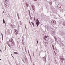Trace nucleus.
Masks as SVG:
<instances>
[{"mask_svg": "<svg viewBox=\"0 0 65 65\" xmlns=\"http://www.w3.org/2000/svg\"><path fill=\"white\" fill-rule=\"evenodd\" d=\"M33 56H34V54H33Z\"/></svg>", "mask_w": 65, "mask_h": 65, "instance_id": "72a5a7b5", "label": "nucleus"}, {"mask_svg": "<svg viewBox=\"0 0 65 65\" xmlns=\"http://www.w3.org/2000/svg\"><path fill=\"white\" fill-rule=\"evenodd\" d=\"M61 60H62V61H63V58H61Z\"/></svg>", "mask_w": 65, "mask_h": 65, "instance_id": "f3484780", "label": "nucleus"}, {"mask_svg": "<svg viewBox=\"0 0 65 65\" xmlns=\"http://www.w3.org/2000/svg\"><path fill=\"white\" fill-rule=\"evenodd\" d=\"M3 22L4 24L5 23V21H4V20L3 19Z\"/></svg>", "mask_w": 65, "mask_h": 65, "instance_id": "9d476101", "label": "nucleus"}, {"mask_svg": "<svg viewBox=\"0 0 65 65\" xmlns=\"http://www.w3.org/2000/svg\"><path fill=\"white\" fill-rule=\"evenodd\" d=\"M25 28L26 29H27V27H26V26H25Z\"/></svg>", "mask_w": 65, "mask_h": 65, "instance_id": "412c9836", "label": "nucleus"}, {"mask_svg": "<svg viewBox=\"0 0 65 65\" xmlns=\"http://www.w3.org/2000/svg\"><path fill=\"white\" fill-rule=\"evenodd\" d=\"M54 52H55V51H54Z\"/></svg>", "mask_w": 65, "mask_h": 65, "instance_id": "473e14b6", "label": "nucleus"}, {"mask_svg": "<svg viewBox=\"0 0 65 65\" xmlns=\"http://www.w3.org/2000/svg\"><path fill=\"white\" fill-rule=\"evenodd\" d=\"M50 5H52V2H50Z\"/></svg>", "mask_w": 65, "mask_h": 65, "instance_id": "4468645a", "label": "nucleus"}, {"mask_svg": "<svg viewBox=\"0 0 65 65\" xmlns=\"http://www.w3.org/2000/svg\"><path fill=\"white\" fill-rule=\"evenodd\" d=\"M47 37L46 36H45V37L46 38H47Z\"/></svg>", "mask_w": 65, "mask_h": 65, "instance_id": "ddd939ff", "label": "nucleus"}, {"mask_svg": "<svg viewBox=\"0 0 65 65\" xmlns=\"http://www.w3.org/2000/svg\"><path fill=\"white\" fill-rule=\"evenodd\" d=\"M0 51H1V52H2V51L1 50H0Z\"/></svg>", "mask_w": 65, "mask_h": 65, "instance_id": "5701e85b", "label": "nucleus"}, {"mask_svg": "<svg viewBox=\"0 0 65 65\" xmlns=\"http://www.w3.org/2000/svg\"><path fill=\"white\" fill-rule=\"evenodd\" d=\"M34 0V1H37V0Z\"/></svg>", "mask_w": 65, "mask_h": 65, "instance_id": "4be33fe9", "label": "nucleus"}, {"mask_svg": "<svg viewBox=\"0 0 65 65\" xmlns=\"http://www.w3.org/2000/svg\"><path fill=\"white\" fill-rule=\"evenodd\" d=\"M31 24H32L33 27H34V26H35V24H34V23L33 22H31Z\"/></svg>", "mask_w": 65, "mask_h": 65, "instance_id": "423d86ee", "label": "nucleus"}, {"mask_svg": "<svg viewBox=\"0 0 65 65\" xmlns=\"http://www.w3.org/2000/svg\"><path fill=\"white\" fill-rule=\"evenodd\" d=\"M0 60H1V59H0Z\"/></svg>", "mask_w": 65, "mask_h": 65, "instance_id": "7c9ffc66", "label": "nucleus"}, {"mask_svg": "<svg viewBox=\"0 0 65 65\" xmlns=\"http://www.w3.org/2000/svg\"><path fill=\"white\" fill-rule=\"evenodd\" d=\"M37 42L38 44V41L37 40Z\"/></svg>", "mask_w": 65, "mask_h": 65, "instance_id": "aec40b11", "label": "nucleus"}, {"mask_svg": "<svg viewBox=\"0 0 65 65\" xmlns=\"http://www.w3.org/2000/svg\"><path fill=\"white\" fill-rule=\"evenodd\" d=\"M13 58V56H12Z\"/></svg>", "mask_w": 65, "mask_h": 65, "instance_id": "2f4dec72", "label": "nucleus"}, {"mask_svg": "<svg viewBox=\"0 0 65 65\" xmlns=\"http://www.w3.org/2000/svg\"><path fill=\"white\" fill-rule=\"evenodd\" d=\"M26 1L27 0H25Z\"/></svg>", "mask_w": 65, "mask_h": 65, "instance_id": "c9c22d12", "label": "nucleus"}, {"mask_svg": "<svg viewBox=\"0 0 65 65\" xmlns=\"http://www.w3.org/2000/svg\"><path fill=\"white\" fill-rule=\"evenodd\" d=\"M31 6L33 10L34 11H35V6H34V5H32Z\"/></svg>", "mask_w": 65, "mask_h": 65, "instance_id": "7ed1b4c3", "label": "nucleus"}, {"mask_svg": "<svg viewBox=\"0 0 65 65\" xmlns=\"http://www.w3.org/2000/svg\"><path fill=\"white\" fill-rule=\"evenodd\" d=\"M14 32L15 34L16 35H17L18 34V30L17 29H14Z\"/></svg>", "mask_w": 65, "mask_h": 65, "instance_id": "f03ea898", "label": "nucleus"}, {"mask_svg": "<svg viewBox=\"0 0 65 65\" xmlns=\"http://www.w3.org/2000/svg\"><path fill=\"white\" fill-rule=\"evenodd\" d=\"M26 5L27 6V7H28V3H26Z\"/></svg>", "mask_w": 65, "mask_h": 65, "instance_id": "9b49d317", "label": "nucleus"}, {"mask_svg": "<svg viewBox=\"0 0 65 65\" xmlns=\"http://www.w3.org/2000/svg\"><path fill=\"white\" fill-rule=\"evenodd\" d=\"M63 26H65V22H63Z\"/></svg>", "mask_w": 65, "mask_h": 65, "instance_id": "f8f14e48", "label": "nucleus"}, {"mask_svg": "<svg viewBox=\"0 0 65 65\" xmlns=\"http://www.w3.org/2000/svg\"><path fill=\"white\" fill-rule=\"evenodd\" d=\"M5 7H6V6H7V4H5Z\"/></svg>", "mask_w": 65, "mask_h": 65, "instance_id": "dca6fc26", "label": "nucleus"}, {"mask_svg": "<svg viewBox=\"0 0 65 65\" xmlns=\"http://www.w3.org/2000/svg\"><path fill=\"white\" fill-rule=\"evenodd\" d=\"M29 24H30V25H31V23H29Z\"/></svg>", "mask_w": 65, "mask_h": 65, "instance_id": "c756f323", "label": "nucleus"}, {"mask_svg": "<svg viewBox=\"0 0 65 65\" xmlns=\"http://www.w3.org/2000/svg\"><path fill=\"white\" fill-rule=\"evenodd\" d=\"M36 21H37V23H39V21L37 19Z\"/></svg>", "mask_w": 65, "mask_h": 65, "instance_id": "0eeeda50", "label": "nucleus"}, {"mask_svg": "<svg viewBox=\"0 0 65 65\" xmlns=\"http://www.w3.org/2000/svg\"><path fill=\"white\" fill-rule=\"evenodd\" d=\"M36 24H37V28L38 26L39 25V23H36Z\"/></svg>", "mask_w": 65, "mask_h": 65, "instance_id": "6e6552de", "label": "nucleus"}, {"mask_svg": "<svg viewBox=\"0 0 65 65\" xmlns=\"http://www.w3.org/2000/svg\"><path fill=\"white\" fill-rule=\"evenodd\" d=\"M11 55V56H12V54Z\"/></svg>", "mask_w": 65, "mask_h": 65, "instance_id": "c85d7f7f", "label": "nucleus"}, {"mask_svg": "<svg viewBox=\"0 0 65 65\" xmlns=\"http://www.w3.org/2000/svg\"><path fill=\"white\" fill-rule=\"evenodd\" d=\"M29 24H30L31 23H30V21H29Z\"/></svg>", "mask_w": 65, "mask_h": 65, "instance_id": "bb28decb", "label": "nucleus"}, {"mask_svg": "<svg viewBox=\"0 0 65 65\" xmlns=\"http://www.w3.org/2000/svg\"><path fill=\"white\" fill-rule=\"evenodd\" d=\"M4 1H6V0H4Z\"/></svg>", "mask_w": 65, "mask_h": 65, "instance_id": "a878e982", "label": "nucleus"}, {"mask_svg": "<svg viewBox=\"0 0 65 65\" xmlns=\"http://www.w3.org/2000/svg\"><path fill=\"white\" fill-rule=\"evenodd\" d=\"M64 16H65V15H64Z\"/></svg>", "mask_w": 65, "mask_h": 65, "instance_id": "f704fd0d", "label": "nucleus"}, {"mask_svg": "<svg viewBox=\"0 0 65 65\" xmlns=\"http://www.w3.org/2000/svg\"><path fill=\"white\" fill-rule=\"evenodd\" d=\"M34 20L35 21V18H34Z\"/></svg>", "mask_w": 65, "mask_h": 65, "instance_id": "b1692460", "label": "nucleus"}, {"mask_svg": "<svg viewBox=\"0 0 65 65\" xmlns=\"http://www.w3.org/2000/svg\"><path fill=\"white\" fill-rule=\"evenodd\" d=\"M14 54H19V53L17 52H14Z\"/></svg>", "mask_w": 65, "mask_h": 65, "instance_id": "1a4fd4ad", "label": "nucleus"}, {"mask_svg": "<svg viewBox=\"0 0 65 65\" xmlns=\"http://www.w3.org/2000/svg\"><path fill=\"white\" fill-rule=\"evenodd\" d=\"M13 41V39L11 38L9 40L8 42H12V41Z\"/></svg>", "mask_w": 65, "mask_h": 65, "instance_id": "20e7f679", "label": "nucleus"}, {"mask_svg": "<svg viewBox=\"0 0 65 65\" xmlns=\"http://www.w3.org/2000/svg\"><path fill=\"white\" fill-rule=\"evenodd\" d=\"M5 50H6V46H5Z\"/></svg>", "mask_w": 65, "mask_h": 65, "instance_id": "2eb2a0df", "label": "nucleus"}, {"mask_svg": "<svg viewBox=\"0 0 65 65\" xmlns=\"http://www.w3.org/2000/svg\"><path fill=\"white\" fill-rule=\"evenodd\" d=\"M56 21L55 20H54V21L53 22V24H56Z\"/></svg>", "mask_w": 65, "mask_h": 65, "instance_id": "39448f33", "label": "nucleus"}, {"mask_svg": "<svg viewBox=\"0 0 65 65\" xmlns=\"http://www.w3.org/2000/svg\"><path fill=\"white\" fill-rule=\"evenodd\" d=\"M53 48L54 50H55V48H54V47H53Z\"/></svg>", "mask_w": 65, "mask_h": 65, "instance_id": "6ab92c4d", "label": "nucleus"}, {"mask_svg": "<svg viewBox=\"0 0 65 65\" xmlns=\"http://www.w3.org/2000/svg\"><path fill=\"white\" fill-rule=\"evenodd\" d=\"M7 44L10 47H11V46H13L15 45V43L14 41H13L12 42H11V43H10V42H8L7 43Z\"/></svg>", "mask_w": 65, "mask_h": 65, "instance_id": "f257e3e1", "label": "nucleus"}, {"mask_svg": "<svg viewBox=\"0 0 65 65\" xmlns=\"http://www.w3.org/2000/svg\"><path fill=\"white\" fill-rule=\"evenodd\" d=\"M17 15L18 16H19V13H18Z\"/></svg>", "mask_w": 65, "mask_h": 65, "instance_id": "393cba45", "label": "nucleus"}, {"mask_svg": "<svg viewBox=\"0 0 65 65\" xmlns=\"http://www.w3.org/2000/svg\"><path fill=\"white\" fill-rule=\"evenodd\" d=\"M23 39H24V38H23Z\"/></svg>", "mask_w": 65, "mask_h": 65, "instance_id": "cd10ccee", "label": "nucleus"}, {"mask_svg": "<svg viewBox=\"0 0 65 65\" xmlns=\"http://www.w3.org/2000/svg\"><path fill=\"white\" fill-rule=\"evenodd\" d=\"M45 60H46V59H45Z\"/></svg>", "mask_w": 65, "mask_h": 65, "instance_id": "e433bc0d", "label": "nucleus"}, {"mask_svg": "<svg viewBox=\"0 0 65 65\" xmlns=\"http://www.w3.org/2000/svg\"><path fill=\"white\" fill-rule=\"evenodd\" d=\"M52 46L53 47H54V45H52Z\"/></svg>", "mask_w": 65, "mask_h": 65, "instance_id": "a211bd4d", "label": "nucleus"}]
</instances>
